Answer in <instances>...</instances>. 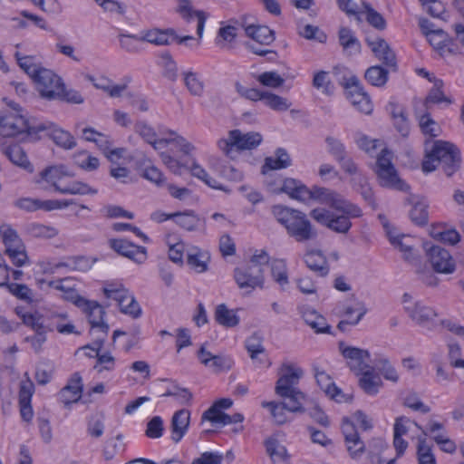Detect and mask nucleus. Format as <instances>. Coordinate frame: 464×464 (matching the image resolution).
<instances>
[{"mask_svg":"<svg viewBox=\"0 0 464 464\" xmlns=\"http://www.w3.org/2000/svg\"><path fill=\"white\" fill-rule=\"evenodd\" d=\"M376 173L380 184L382 187L392 188L401 191H407L410 188V187L398 177L394 167L376 169Z\"/></svg>","mask_w":464,"mask_h":464,"instance_id":"27","label":"nucleus"},{"mask_svg":"<svg viewBox=\"0 0 464 464\" xmlns=\"http://www.w3.org/2000/svg\"><path fill=\"white\" fill-rule=\"evenodd\" d=\"M109 245L119 255L136 263L142 264L147 259V250L144 246H136L126 239H111Z\"/></svg>","mask_w":464,"mask_h":464,"instance_id":"18","label":"nucleus"},{"mask_svg":"<svg viewBox=\"0 0 464 464\" xmlns=\"http://www.w3.org/2000/svg\"><path fill=\"white\" fill-rule=\"evenodd\" d=\"M404 309L414 322L423 326L438 315L432 307L427 306L421 302L407 304L404 306Z\"/></svg>","mask_w":464,"mask_h":464,"instance_id":"25","label":"nucleus"},{"mask_svg":"<svg viewBox=\"0 0 464 464\" xmlns=\"http://www.w3.org/2000/svg\"><path fill=\"white\" fill-rule=\"evenodd\" d=\"M339 349L343 356L348 360V366L356 374L371 368L369 365L370 353L367 350L353 346H346L343 342L339 343Z\"/></svg>","mask_w":464,"mask_h":464,"instance_id":"15","label":"nucleus"},{"mask_svg":"<svg viewBox=\"0 0 464 464\" xmlns=\"http://www.w3.org/2000/svg\"><path fill=\"white\" fill-rule=\"evenodd\" d=\"M410 218L413 223L419 226H423L428 222V210L427 206L423 202L414 203L410 211Z\"/></svg>","mask_w":464,"mask_h":464,"instance_id":"59","label":"nucleus"},{"mask_svg":"<svg viewBox=\"0 0 464 464\" xmlns=\"http://www.w3.org/2000/svg\"><path fill=\"white\" fill-rule=\"evenodd\" d=\"M415 426L421 430V435H419L418 446H417V456L419 464H436V459L432 453L431 446L427 444V432L422 429L420 425L414 422Z\"/></svg>","mask_w":464,"mask_h":464,"instance_id":"33","label":"nucleus"},{"mask_svg":"<svg viewBox=\"0 0 464 464\" xmlns=\"http://www.w3.org/2000/svg\"><path fill=\"white\" fill-rule=\"evenodd\" d=\"M304 372L301 368L291 363H284L280 369V376L276 381L275 392L284 399L282 401L287 411L303 413L305 411L304 403L306 401L305 394L297 387Z\"/></svg>","mask_w":464,"mask_h":464,"instance_id":"1","label":"nucleus"},{"mask_svg":"<svg viewBox=\"0 0 464 464\" xmlns=\"http://www.w3.org/2000/svg\"><path fill=\"white\" fill-rule=\"evenodd\" d=\"M66 298L71 299L76 306L82 308L86 314L89 323L92 325V334H94L95 332L101 333V334L96 337L94 344L95 349L102 348L109 331V325L103 320L105 314L104 308L99 303L87 300L74 291H70Z\"/></svg>","mask_w":464,"mask_h":464,"instance_id":"4","label":"nucleus"},{"mask_svg":"<svg viewBox=\"0 0 464 464\" xmlns=\"http://www.w3.org/2000/svg\"><path fill=\"white\" fill-rule=\"evenodd\" d=\"M280 191L301 202H306V197H308V188L300 180L292 178L284 180Z\"/></svg>","mask_w":464,"mask_h":464,"instance_id":"30","label":"nucleus"},{"mask_svg":"<svg viewBox=\"0 0 464 464\" xmlns=\"http://www.w3.org/2000/svg\"><path fill=\"white\" fill-rule=\"evenodd\" d=\"M39 125L44 127L39 129V132L46 130L49 138L57 146L64 150H72L76 146V140L69 131L57 127L52 122H39Z\"/></svg>","mask_w":464,"mask_h":464,"instance_id":"19","label":"nucleus"},{"mask_svg":"<svg viewBox=\"0 0 464 464\" xmlns=\"http://www.w3.org/2000/svg\"><path fill=\"white\" fill-rule=\"evenodd\" d=\"M304 261L306 266L318 275L319 276H326L329 274L330 267L326 256L319 249H307Z\"/></svg>","mask_w":464,"mask_h":464,"instance_id":"23","label":"nucleus"},{"mask_svg":"<svg viewBox=\"0 0 464 464\" xmlns=\"http://www.w3.org/2000/svg\"><path fill=\"white\" fill-rule=\"evenodd\" d=\"M17 63L20 68L26 72L32 79H34L43 67L34 63V56H22L19 52L14 54Z\"/></svg>","mask_w":464,"mask_h":464,"instance_id":"53","label":"nucleus"},{"mask_svg":"<svg viewBox=\"0 0 464 464\" xmlns=\"http://www.w3.org/2000/svg\"><path fill=\"white\" fill-rule=\"evenodd\" d=\"M335 210L342 212L343 216H346L350 220L351 218H360L362 215V209L355 204L346 200L342 195H340L337 201H335Z\"/></svg>","mask_w":464,"mask_h":464,"instance_id":"50","label":"nucleus"},{"mask_svg":"<svg viewBox=\"0 0 464 464\" xmlns=\"http://www.w3.org/2000/svg\"><path fill=\"white\" fill-rule=\"evenodd\" d=\"M362 377L359 380L361 389L368 395H375L378 393L382 382L378 374L373 373L372 368L362 371Z\"/></svg>","mask_w":464,"mask_h":464,"instance_id":"34","label":"nucleus"},{"mask_svg":"<svg viewBox=\"0 0 464 464\" xmlns=\"http://www.w3.org/2000/svg\"><path fill=\"white\" fill-rule=\"evenodd\" d=\"M74 163L86 171H92L98 169L100 160L98 158L90 155L87 151H80L73 156Z\"/></svg>","mask_w":464,"mask_h":464,"instance_id":"51","label":"nucleus"},{"mask_svg":"<svg viewBox=\"0 0 464 464\" xmlns=\"http://www.w3.org/2000/svg\"><path fill=\"white\" fill-rule=\"evenodd\" d=\"M184 84L193 96L201 97L204 92V82L197 72L187 71L182 72Z\"/></svg>","mask_w":464,"mask_h":464,"instance_id":"42","label":"nucleus"},{"mask_svg":"<svg viewBox=\"0 0 464 464\" xmlns=\"http://www.w3.org/2000/svg\"><path fill=\"white\" fill-rule=\"evenodd\" d=\"M175 35L173 29L159 30L151 29L142 33L140 41L153 44L156 45H169L170 44L169 37Z\"/></svg>","mask_w":464,"mask_h":464,"instance_id":"36","label":"nucleus"},{"mask_svg":"<svg viewBox=\"0 0 464 464\" xmlns=\"http://www.w3.org/2000/svg\"><path fill=\"white\" fill-rule=\"evenodd\" d=\"M298 34L300 36L307 40H316L319 43H324L326 41V34L322 32L318 26L312 24H306L303 27L298 28Z\"/></svg>","mask_w":464,"mask_h":464,"instance_id":"58","label":"nucleus"},{"mask_svg":"<svg viewBox=\"0 0 464 464\" xmlns=\"http://www.w3.org/2000/svg\"><path fill=\"white\" fill-rule=\"evenodd\" d=\"M0 234L5 246V253L10 257L14 266H24L27 261V255L24 245L16 231L7 226H2L0 227Z\"/></svg>","mask_w":464,"mask_h":464,"instance_id":"9","label":"nucleus"},{"mask_svg":"<svg viewBox=\"0 0 464 464\" xmlns=\"http://www.w3.org/2000/svg\"><path fill=\"white\" fill-rule=\"evenodd\" d=\"M387 236L392 246L404 254V259L410 260L412 256V237L407 235H396L392 230H387Z\"/></svg>","mask_w":464,"mask_h":464,"instance_id":"38","label":"nucleus"},{"mask_svg":"<svg viewBox=\"0 0 464 464\" xmlns=\"http://www.w3.org/2000/svg\"><path fill=\"white\" fill-rule=\"evenodd\" d=\"M57 192L64 195H94L97 193V189L91 188L86 183L75 180L64 187H57Z\"/></svg>","mask_w":464,"mask_h":464,"instance_id":"49","label":"nucleus"},{"mask_svg":"<svg viewBox=\"0 0 464 464\" xmlns=\"http://www.w3.org/2000/svg\"><path fill=\"white\" fill-rule=\"evenodd\" d=\"M236 90L241 97L252 102L264 101L266 92L256 88L245 87L238 82L236 83Z\"/></svg>","mask_w":464,"mask_h":464,"instance_id":"63","label":"nucleus"},{"mask_svg":"<svg viewBox=\"0 0 464 464\" xmlns=\"http://www.w3.org/2000/svg\"><path fill=\"white\" fill-rule=\"evenodd\" d=\"M246 349L249 353L251 360L259 365L265 362L266 350L263 345V337L257 334H253L246 340Z\"/></svg>","mask_w":464,"mask_h":464,"instance_id":"29","label":"nucleus"},{"mask_svg":"<svg viewBox=\"0 0 464 464\" xmlns=\"http://www.w3.org/2000/svg\"><path fill=\"white\" fill-rule=\"evenodd\" d=\"M305 324L314 330L316 334H330L331 326L326 319L315 310L306 308L302 313Z\"/></svg>","mask_w":464,"mask_h":464,"instance_id":"32","label":"nucleus"},{"mask_svg":"<svg viewBox=\"0 0 464 464\" xmlns=\"http://www.w3.org/2000/svg\"><path fill=\"white\" fill-rule=\"evenodd\" d=\"M325 143L328 153L340 164L344 173H354L356 163L348 156L344 144L337 138L326 136Z\"/></svg>","mask_w":464,"mask_h":464,"instance_id":"13","label":"nucleus"},{"mask_svg":"<svg viewBox=\"0 0 464 464\" xmlns=\"http://www.w3.org/2000/svg\"><path fill=\"white\" fill-rule=\"evenodd\" d=\"M442 87V80L435 79L434 85L424 101V106L427 110L429 109V103L447 102L448 104H451L453 102L450 98L444 95Z\"/></svg>","mask_w":464,"mask_h":464,"instance_id":"45","label":"nucleus"},{"mask_svg":"<svg viewBox=\"0 0 464 464\" xmlns=\"http://www.w3.org/2000/svg\"><path fill=\"white\" fill-rule=\"evenodd\" d=\"M366 44L371 48L374 56L386 67L392 71L397 70L396 55L389 44L383 38H366Z\"/></svg>","mask_w":464,"mask_h":464,"instance_id":"17","label":"nucleus"},{"mask_svg":"<svg viewBox=\"0 0 464 464\" xmlns=\"http://www.w3.org/2000/svg\"><path fill=\"white\" fill-rule=\"evenodd\" d=\"M208 260L209 256L198 248L191 250L187 257L188 265L198 273L207 271Z\"/></svg>","mask_w":464,"mask_h":464,"instance_id":"46","label":"nucleus"},{"mask_svg":"<svg viewBox=\"0 0 464 464\" xmlns=\"http://www.w3.org/2000/svg\"><path fill=\"white\" fill-rule=\"evenodd\" d=\"M82 349H90L95 353L97 362L94 365V369L97 370L98 372H102L103 370L112 371L114 369L115 358L110 353H100L102 348L95 349L94 342L92 345H86L82 347Z\"/></svg>","mask_w":464,"mask_h":464,"instance_id":"40","label":"nucleus"},{"mask_svg":"<svg viewBox=\"0 0 464 464\" xmlns=\"http://www.w3.org/2000/svg\"><path fill=\"white\" fill-rule=\"evenodd\" d=\"M310 217L329 229L346 234L352 227V222L346 216L336 215L325 208H314L310 212Z\"/></svg>","mask_w":464,"mask_h":464,"instance_id":"11","label":"nucleus"},{"mask_svg":"<svg viewBox=\"0 0 464 464\" xmlns=\"http://www.w3.org/2000/svg\"><path fill=\"white\" fill-rule=\"evenodd\" d=\"M334 73L337 77V82L346 90L347 98L353 106L359 111L370 114L373 110V105L370 96L363 91L359 79L352 75L344 68L334 67Z\"/></svg>","mask_w":464,"mask_h":464,"instance_id":"5","label":"nucleus"},{"mask_svg":"<svg viewBox=\"0 0 464 464\" xmlns=\"http://www.w3.org/2000/svg\"><path fill=\"white\" fill-rule=\"evenodd\" d=\"M364 77L372 86L382 87L388 81L389 71L381 65H373L366 70Z\"/></svg>","mask_w":464,"mask_h":464,"instance_id":"41","label":"nucleus"},{"mask_svg":"<svg viewBox=\"0 0 464 464\" xmlns=\"http://www.w3.org/2000/svg\"><path fill=\"white\" fill-rule=\"evenodd\" d=\"M430 236L440 241L454 246L460 240L459 233L455 229H449L443 231L432 230Z\"/></svg>","mask_w":464,"mask_h":464,"instance_id":"62","label":"nucleus"},{"mask_svg":"<svg viewBox=\"0 0 464 464\" xmlns=\"http://www.w3.org/2000/svg\"><path fill=\"white\" fill-rule=\"evenodd\" d=\"M190 422V411L186 409L177 411L170 421L171 440L173 442H179L188 432Z\"/></svg>","mask_w":464,"mask_h":464,"instance_id":"21","label":"nucleus"},{"mask_svg":"<svg viewBox=\"0 0 464 464\" xmlns=\"http://www.w3.org/2000/svg\"><path fill=\"white\" fill-rule=\"evenodd\" d=\"M183 19L189 22L193 17H196L198 20V25H197V34L199 38L202 37L203 30L205 26V22L207 20V15L205 12L200 10H193L191 7L190 9H188L187 11H183L179 13Z\"/></svg>","mask_w":464,"mask_h":464,"instance_id":"57","label":"nucleus"},{"mask_svg":"<svg viewBox=\"0 0 464 464\" xmlns=\"http://www.w3.org/2000/svg\"><path fill=\"white\" fill-rule=\"evenodd\" d=\"M262 406L270 410L271 415L276 424L282 425L287 421L285 413L287 408L283 402L264 401L262 402Z\"/></svg>","mask_w":464,"mask_h":464,"instance_id":"52","label":"nucleus"},{"mask_svg":"<svg viewBox=\"0 0 464 464\" xmlns=\"http://www.w3.org/2000/svg\"><path fill=\"white\" fill-rule=\"evenodd\" d=\"M246 34L260 45H270L275 41V33L265 25L249 24L244 27Z\"/></svg>","mask_w":464,"mask_h":464,"instance_id":"28","label":"nucleus"},{"mask_svg":"<svg viewBox=\"0 0 464 464\" xmlns=\"http://www.w3.org/2000/svg\"><path fill=\"white\" fill-rule=\"evenodd\" d=\"M266 451L272 459H285L286 458V449L275 439H268L266 441Z\"/></svg>","mask_w":464,"mask_h":464,"instance_id":"64","label":"nucleus"},{"mask_svg":"<svg viewBox=\"0 0 464 464\" xmlns=\"http://www.w3.org/2000/svg\"><path fill=\"white\" fill-rule=\"evenodd\" d=\"M72 176L73 173H72L66 166L63 164L53 165L44 169L38 174V178L35 179V182L39 185H41L43 182H46L50 184L57 192V187H61L58 184V181L61 180L63 177Z\"/></svg>","mask_w":464,"mask_h":464,"instance_id":"20","label":"nucleus"},{"mask_svg":"<svg viewBox=\"0 0 464 464\" xmlns=\"http://www.w3.org/2000/svg\"><path fill=\"white\" fill-rule=\"evenodd\" d=\"M340 194L333 189L314 186L311 188H308V197H306V201L314 199L322 204L329 205L334 208L335 201L338 200Z\"/></svg>","mask_w":464,"mask_h":464,"instance_id":"31","label":"nucleus"},{"mask_svg":"<svg viewBox=\"0 0 464 464\" xmlns=\"http://www.w3.org/2000/svg\"><path fill=\"white\" fill-rule=\"evenodd\" d=\"M362 6L363 8L362 12L365 14L367 23L375 29L383 31L386 28L387 24L382 14L373 9L371 4L367 2H362Z\"/></svg>","mask_w":464,"mask_h":464,"instance_id":"44","label":"nucleus"},{"mask_svg":"<svg viewBox=\"0 0 464 464\" xmlns=\"http://www.w3.org/2000/svg\"><path fill=\"white\" fill-rule=\"evenodd\" d=\"M203 364L215 372H220L230 370L234 365V361L230 356L218 354L208 360H204Z\"/></svg>","mask_w":464,"mask_h":464,"instance_id":"48","label":"nucleus"},{"mask_svg":"<svg viewBox=\"0 0 464 464\" xmlns=\"http://www.w3.org/2000/svg\"><path fill=\"white\" fill-rule=\"evenodd\" d=\"M1 151L14 165L32 173L34 167L29 161L24 149L18 144L6 145L5 142H0Z\"/></svg>","mask_w":464,"mask_h":464,"instance_id":"22","label":"nucleus"},{"mask_svg":"<svg viewBox=\"0 0 464 464\" xmlns=\"http://www.w3.org/2000/svg\"><path fill=\"white\" fill-rule=\"evenodd\" d=\"M234 279L241 289L263 288L265 283L264 268L255 269L253 266H247L245 268L236 267L234 269Z\"/></svg>","mask_w":464,"mask_h":464,"instance_id":"14","label":"nucleus"},{"mask_svg":"<svg viewBox=\"0 0 464 464\" xmlns=\"http://www.w3.org/2000/svg\"><path fill=\"white\" fill-rule=\"evenodd\" d=\"M44 128L39 125L34 119L28 120L19 113H9L0 116V136L3 138L14 137L20 133L34 135L39 132V129Z\"/></svg>","mask_w":464,"mask_h":464,"instance_id":"7","label":"nucleus"},{"mask_svg":"<svg viewBox=\"0 0 464 464\" xmlns=\"http://www.w3.org/2000/svg\"><path fill=\"white\" fill-rule=\"evenodd\" d=\"M342 430L346 450L353 459H359L366 450L365 443L361 440L354 424L347 418L343 420Z\"/></svg>","mask_w":464,"mask_h":464,"instance_id":"16","label":"nucleus"},{"mask_svg":"<svg viewBox=\"0 0 464 464\" xmlns=\"http://www.w3.org/2000/svg\"><path fill=\"white\" fill-rule=\"evenodd\" d=\"M264 102L266 106L275 111H286L291 105L285 98L269 92H266Z\"/></svg>","mask_w":464,"mask_h":464,"instance_id":"60","label":"nucleus"},{"mask_svg":"<svg viewBox=\"0 0 464 464\" xmlns=\"http://www.w3.org/2000/svg\"><path fill=\"white\" fill-rule=\"evenodd\" d=\"M339 43L343 51L349 55L356 54L361 52V44L354 35L353 32L347 28L342 27L339 31Z\"/></svg>","mask_w":464,"mask_h":464,"instance_id":"35","label":"nucleus"},{"mask_svg":"<svg viewBox=\"0 0 464 464\" xmlns=\"http://www.w3.org/2000/svg\"><path fill=\"white\" fill-rule=\"evenodd\" d=\"M102 292L107 298L113 299L118 303L121 313L133 318L140 317L141 309L139 303L122 284L106 283L102 287Z\"/></svg>","mask_w":464,"mask_h":464,"instance_id":"8","label":"nucleus"},{"mask_svg":"<svg viewBox=\"0 0 464 464\" xmlns=\"http://www.w3.org/2000/svg\"><path fill=\"white\" fill-rule=\"evenodd\" d=\"M262 141V136L258 132L242 133L239 130L228 132L227 138L218 141V148L230 159H234L240 150H253Z\"/></svg>","mask_w":464,"mask_h":464,"instance_id":"6","label":"nucleus"},{"mask_svg":"<svg viewBox=\"0 0 464 464\" xmlns=\"http://www.w3.org/2000/svg\"><path fill=\"white\" fill-rule=\"evenodd\" d=\"M174 217L176 223L188 231H194L198 228L200 219L194 214L193 211L189 212H176L171 214Z\"/></svg>","mask_w":464,"mask_h":464,"instance_id":"47","label":"nucleus"},{"mask_svg":"<svg viewBox=\"0 0 464 464\" xmlns=\"http://www.w3.org/2000/svg\"><path fill=\"white\" fill-rule=\"evenodd\" d=\"M272 213L296 242L304 243L317 238V230L304 212L277 205L273 207Z\"/></svg>","mask_w":464,"mask_h":464,"instance_id":"2","label":"nucleus"},{"mask_svg":"<svg viewBox=\"0 0 464 464\" xmlns=\"http://www.w3.org/2000/svg\"><path fill=\"white\" fill-rule=\"evenodd\" d=\"M313 86L316 89H323V92L327 95L334 92V86L328 78V72L325 71H320L314 75Z\"/></svg>","mask_w":464,"mask_h":464,"instance_id":"61","label":"nucleus"},{"mask_svg":"<svg viewBox=\"0 0 464 464\" xmlns=\"http://www.w3.org/2000/svg\"><path fill=\"white\" fill-rule=\"evenodd\" d=\"M424 248L435 272L451 274L455 271V262L447 249L440 246H429L428 243L424 244Z\"/></svg>","mask_w":464,"mask_h":464,"instance_id":"12","label":"nucleus"},{"mask_svg":"<svg viewBox=\"0 0 464 464\" xmlns=\"http://www.w3.org/2000/svg\"><path fill=\"white\" fill-rule=\"evenodd\" d=\"M374 365L386 380L396 382L399 379L396 370L391 365L389 360L384 357L375 359Z\"/></svg>","mask_w":464,"mask_h":464,"instance_id":"56","label":"nucleus"},{"mask_svg":"<svg viewBox=\"0 0 464 464\" xmlns=\"http://www.w3.org/2000/svg\"><path fill=\"white\" fill-rule=\"evenodd\" d=\"M256 81L263 86L269 88H279L284 82L285 79L281 77L276 72H264L256 76Z\"/></svg>","mask_w":464,"mask_h":464,"instance_id":"54","label":"nucleus"},{"mask_svg":"<svg viewBox=\"0 0 464 464\" xmlns=\"http://www.w3.org/2000/svg\"><path fill=\"white\" fill-rule=\"evenodd\" d=\"M82 391V377L78 372H75L68 384L60 391L59 398L63 404L69 405L79 401Z\"/></svg>","mask_w":464,"mask_h":464,"instance_id":"26","label":"nucleus"},{"mask_svg":"<svg viewBox=\"0 0 464 464\" xmlns=\"http://www.w3.org/2000/svg\"><path fill=\"white\" fill-rule=\"evenodd\" d=\"M425 151L421 166L423 172H431L438 164H441L445 174L451 177L460 168V151L453 143L438 140L432 142L430 149L426 146Z\"/></svg>","mask_w":464,"mask_h":464,"instance_id":"3","label":"nucleus"},{"mask_svg":"<svg viewBox=\"0 0 464 464\" xmlns=\"http://www.w3.org/2000/svg\"><path fill=\"white\" fill-rule=\"evenodd\" d=\"M276 157H267L263 166V173L266 169L276 170L286 169L291 166V159L287 151L283 148H278L275 152Z\"/></svg>","mask_w":464,"mask_h":464,"instance_id":"37","label":"nucleus"},{"mask_svg":"<svg viewBox=\"0 0 464 464\" xmlns=\"http://www.w3.org/2000/svg\"><path fill=\"white\" fill-rule=\"evenodd\" d=\"M119 42L121 48L130 53H137L140 52L141 48L139 45L140 36L135 34H120Z\"/></svg>","mask_w":464,"mask_h":464,"instance_id":"55","label":"nucleus"},{"mask_svg":"<svg viewBox=\"0 0 464 464\" xmlns=\"http://www.w3.org/2000/svg\"><path fill=\"white\" fill-rule=\"evenodd\" d=\"M215 319L219 324L225 327H234L239 323L238 316L224 304L217 306Z\"/></svg>","mask_w":464,"mask_h":464,"instance_id":"43","label":"nucleus"},{"mask_svg":"<svg viewBox=\"0 0 464 464\" xmlns=\"http://www.w3.org/2000/svg\"><path fill=\"white\" fill-rule=\"evenodd\" d=\"M271 276L273 279L280 285L282 290L288 285V274L286 263L284 259L274 258L270 262Z\"/></svg>","mask_w":464,"mask_h":464,"instance_id":"39","label":"nucleus"},{"mask_svg":"<svg viewBox=\"0 0 464 464\" xmlns=\"http://www.w3.org/2000/svg\"><path fill=\"white\" fill-rule=\"evenodd\" d=\"M315 379L320 388L328 395L331 399L337 402L351 401L352 397L345 395L341 389H339L333 382L325 372L316 371Z\"/></svg>","mask_w":464,"mask_h":464,"instance_id":"24","label":"nucleus"},{"mask_svg":"<svg viewBox=\"0 0 464 464\" xmlns=\"http://www.w3.org/2000/svg\"><path fill=\"white\" fill-rule=\"evenodd\" d=\"M33 81L43 98L54 100L62 93V80L51 70L43 67L38 71V73H36Z\"/></svg>","mask_w":464,"mask_h":464,"instance_id":"10","label":"nucleus"}]
</instances>
